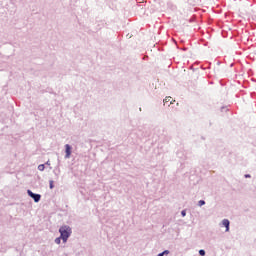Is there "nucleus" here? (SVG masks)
I'll use <instances>...</instances> for the list:
<instances>
[{"label": "nucleus", "instance_id": "obj_14", "mask_svg": "<svg viewBox=\"0 0 256 256\" xmlns=\"http://www.w3.org/2000/svg\"><path fill=\"white\" fill-rule=\"evenodd\" d=\"M45 165H46V167H51V163H50L49 161H47V162L45 163Z\"/></svg>", "mask_w": 256, "mask_h": 256}, {"label": "nucleus", "instance_id": "obj_13", "mask_svg": "<svg viewBox=\"0 0 256 256\" xmlns=\"http://www.w3.org/2000/svg\"><path fill=\"white\" fill-rule=\"evenodd\" d=\"M244 177L245 179H251V174H245Z\"/></svg>", "mask_w": 256, "mask_h": 256}, {"label": "nucleus", "instance_id": "obj_15", "mask_svg": "<svg viewBox=\"0 0 256 256\" xmlns=\"http://www.w3.org/2000/svg\"><path fill=\"white\" fill-rule=\"evenodd\" d=\"M157 256H163V254H160V253H159Z\"/></svg>", "mask_w": 256, "mask_h": 256}, {"label": "nucleus", "instance_id": "obj_1", "mask_svg": "<svg viewBox=\"0 0 256 256\" xmlns=\"http://www.w3.org/2000/svg\"><path fill=\"white\" fill-rule=\"evenodd\" d=\"M59 233H60V239H62L63 243H66L69 239V237H71V227H69L68 225H64L61 226L59 228Z\"/></svg>", "mask_w": 256, "mask_h": 256}, {"label": "nucleus", "instance_id": "obj_6", "mask_svg": "<svg viewBox=\"0 0 256 256\" xmlns=\"http://www.w3.org/2000/svg\"><path fill=\"white\" fill-rule=\"evenodd\" d=\"M61 239H63L61 238V236L58 238H55L54 243H56V245H61Z\"/></svg>", "mask_w": 256, "mask_h": 256}, {"label": "nucleus", "instance_id": "obj_4", "mask_svg": "<svg viewBox=\"0 0 256 256\" xmlns=\"http://www.w3.org/2000/svg\"><path fill=\"white\" fill-rule=\"evenodd\" d=\"M65 149H66V157L67 158L71 157V146L69 144H66Z\"/></svg>", "mask_w": 256, "mask_h": 256}, {"label": "nucleus", "instance_id": "obj_11", "mask_svg": "<svg viewBox=\"0 0 256 256\" xmlns=\"http://www.w3.org/2000/svg\"><path fill=\"white\" fill-rule=\"evenodd\" d=\"M199 255L200 256H205V250H203V249L199 250Z\"/></svg>", "mask_w": 256, "mask_h": 256}, {"label": "nucleus", "instance_id": "obj_7", "mask_svg": "<svg viewBox=\"0 0 256 256\" xmlns=\"http://www.w3.org/2000/svg\"><path fill=\"white\" fill-rule=\"evenodd\" d=\"M38 169H39L40 171H45V164H40V165L38 166Z\"/></svg>", "mask_w": 256, "mask_h": 256}, {"label": "nucleus", "instance_id": "obj_2", "mask_svg": "<svg viewBox=\"0 0 256 256\" xmlns=\"http://www.w3.org/2000/svg\"><path fill=\"white\" fill-rule=\"evenodd\" d=\"M27 193L31 197V199L34 200V203H39L41 201V194H35L31 190H27Z\"/></svg>", "mask_w": 256, "mask_h": 256}, {"label": "nucleus", "instance_id": "obj_10", "mask_svg": "<svg viewBox=\"0 0 256 256\" xmlns=\"http://www.w3.org/2000/svg\"><path fill=\"white\" fill-rule=\"evenodd\" d=\"M53 180H50L49 181V185H50V189H54L55 188V185H53Z\"/></svg>", "mask_w": 256, "mask_h": 256}, {"label": "nucleus", "instance_id": "obj_9", "mask_svg": "<svg viewBox=\"0 0 256 256\" xmlns=\"http://www.w3.org/2000/svg\"><path fill=\"white\" fill-rule=\"evenodd\" d=\"M169 250H164L163 252H161L160 254L162 255V256H165V255H169Z\"/></svg>", "mask_w": 256, "mask_h": 256}, {"label": "nucleus", "instance_id": "obj_5", "mask_svg": "<svg viewBox=\"0 0 256 256\" xmlns=\"http://www.w3.org/2000/svg\"><path fill=\"white\" fill-rule=\"evenodd\" d=\"M169 103L168 105H173V98L171 96H168L164 99V105Z\"/></svg>", "mask_w": 256, "mask_h": 256}, {"label": "nucleus", "instance_id": "obj_8", "mask_svg": "<svg viewBox=\"0 0 256 256\" xmlns=\"http://www.w3.org/2000/svg\"><path fill=\"white\" fill-rule=\"evenodd\" d=\"M203 205H205V200L198 201V206L199 207H203Z\"/></svg>", "mask_w": 256, "mask_h": 256}, {"label": "nucleus", "instance_id": "obj_3", "mask_svg": "<svg viewBox=\"0 0 256 256\" xmlns=\"http://www.w3.org/2000/svg\"><path fill=\"white\" fill-rule=\"evenodd\" d=\"M223 227L226 228V233H229V225H231V222H229V219H223L222 220Z\"/></svg>", "mask_w": 256, "mask_h": 256}, {"label": "nucleus", "instance_id": "obj_12", "mask_svg": "<svg viewBox=\"0 0 256 256\" xmlns=\"http://www.w3.org/2000/svg\"><path fill=\"white\" fill-rule=\"evenodd\" d=\"M181 215H182V217H185L187 215V212L185 210H182Z\"/></svg>", "mask_w": 256, "mask_h": 256}]
</instances>
